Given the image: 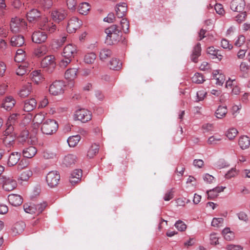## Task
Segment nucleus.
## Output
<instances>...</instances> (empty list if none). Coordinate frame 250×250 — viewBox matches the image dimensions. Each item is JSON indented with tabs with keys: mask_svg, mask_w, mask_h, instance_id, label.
Here are the masks:
<instances>
[{
	"mask_svg": "<svg viewBox=\"0 0 250 250\" xmlns=\"http://www.w3.org/2000/svg\"><path fill=\"white\" fill-rule=\"evenodd\" d=\"M76 156L73 154H68L65 156L63 160V164L66 167L71 166L72 165L74 164L76 161Z\"/></svg>",
	"mask_w": 250,
	"mask_h": 250,
	"instance_id": "41",
	"label": "nucleus"
},
{
	"mask_svg": "<svg viewBox=\"0 0 250 250\" xmlns=\"http://www.w3.org/2000/svg\"><path fill=\"white\" fill-rule=\"evenodd\" d=\"M65 85L62 81H56L50 86L49 91L53 95H58L63 93Z\"/></svg>",
	"mask_w": 250,
	"mask_h": 250,
	"instance_id": "8",
	"label": "nucleus"
},
{
	"mask_svg": "<svg viewBox=\"0 0 250 250\" xmlns=\"http://www.w3.org/2000/svg\"><path fill=\"white\" fill-rule=\"evenodd\" d=\"M82 176V171L81 169H75L71 174L70 177V182L72 184H75L78 182Z\"/></svg>",
	"mask_w": 250,
	"mask_h": 250,
	"instance_id": "27",
	"label": "nucleus"
},
{
	"mask_svg": "<svg viewBox=\"0 0 250 250\" xmlns=\"http://www.w3.org/2000/svg\"><path fill=\"white\" fill-rule=\"evenodd\" d=\"M9 203L13 206H19L22 203V198L21 196L16 194H11L8 196Z\"/></svg>",
	"mask_w": 250,
	"mask_h": 250,
	"instance_id": "20",
	"label": "nucleus"
},
{
	"mask_svg": "<svg viewBox=\"0 0 250 250\" xmlns=\"http://www.w3.org/2000/svg\"><path fill=\"white\" fill-rule=\"evenodd\" d=\"M32 80L36 84H39L44 79L41 73V70H36L33 71L31 74Z\"/></svg>",
	"mask_w": 250,
	"mask_h": 250,
	"instance_id": "33",
	"label": "nucleus"
},
{
	"mask_svg": "<svg viewBox=\"0 0 250 250\" xmlns=\"http://www.w3.org/2000/svg\"><path fill=\"white\" fill-rule=\"evenodd\" d=\"M46 47L44 45H42L35 49L34 54L37 57H41L44 55L46 53Z\"/></svg>",
	"mask_w": 250,
	"mask_h": 250,
	"instance_id": "44",
	"label": "nucleus"
},
{
	"mask_svg": "<svg viewBox=\"0 0 250 250\" xmlns=\"http://www.w3.org/2000/svg\"><path fill=\"white\" fill-rule=\"evenodd\" d=\"M99 146L96 144H92L87 149L85 155L87 159L93 158L99 152Z\"/></svg>",
	"mask_w": 250,
	"mask_h": 250,
	"instance_id": "19",
	"label": "nucleus"
},
{
	"mask_svg": "<svg viewBox=\"0 0 250 250\" xmlns=\"http://www.w3.org/2000/svg\"><path fill=\"white\" fill-rule=\"evenodd\" d=\"M222 234L224 238L228 241H231L234 238V233L230 231V229L229 228L224 229L222 231Z\"/></svg>",
	"mask_w": 250,
	"mask_h": 250,
	"instance_id": "46",
	"label": "nucleus"
},
{
	"mask_svg": "<svg viewBox=\"0 0 250 250\" xmlns=\"http://www.w3.org/2000/svg\"><path fill=\"white\" fill-rule=\"evenodd\" d=\"M27 66L25 64L22 65L21 64L19 66L18 68L16 70V74L19 76H23L27 72Z\"/></svg>",
	"mask_w": 250,
	"mask_h": 250,
	"instance_id": "56",
	"label": "nucleus"
},
{
	"mask_svg": "<svg viewBox=\"0 0 250 250\" xmlns=\"http://www.w3.org/2000/svg\"><path fill=\"white\" fill-rule=\"evenodd\" d=\"M42 157L45 159H53L55 156V153L47 149L42 151Z\"/></svg>",
	"mask_w": 250,
	"mask_h": 250,
	"instance_id": "53",
	"label": "nucleus"
},
{
	"mask_svg": "<svg viewBox=\"0 0 250 250\" xmlns=\"http://www.w3.org/2000/svg\"><path fill=\"white\" fill-rule=\"evenodd\" d=\"M6 130L5 134L3 135L2 140L4 144L7 146H11L15 140V137L11 134H9Z\"/></svg>",
	"mask_w": 250,
	"mask_h": 250,
	"instance_id": "38",
	"label": "nucleus"
},
{
	"mask_svg": "<svg viewBox=\"0 0 250 250\" xmlns=\"http://www.w3.org/2000/svg\"><path fill=\"white\" fill-rule=\"evenodd\" d=\"M10 43L13 46L20 47L24 44V39L22 36H14L11 38Z\"/></svg>",
	"mask_w": 250,
	"mask_h": 250,
	"instance_id": "26",
	"label": "nucleus"
},
{
	"mask_svg": "<svg viewBox=\"0 0 250 250\" xmlns=\"http://www.w3.org/2000/svg\"><path fill=\"white\" fill-rule=\"evenodd\" d=\"M67 16V11L63 9H54L51 12L52 19L55 22H60Z\"/></svg>",
	"mask_w": 250,
	"mask_h": 250,
	"instance_id": "9",
	"label": "nucleus"
},
{
	"mask_svg": "<svg viewBox=\"0 0 250 250\" xmlns=\"http://www.w3.org/2000/svg\"><path fill=\"white\" fill-rule=\"evenodd\" d=\"M174 226L180 231H185L187 229V225L181 220L177 221Z\"/></svg>",
	"mask_w": 250,
	"mask_h": 250,
	"instance_id": "55",
	"label": "nucleus"
},
{
	"mask_svg": "<svg viewBox=\"0 0 250 250\" xmlns=\"http://www.w3.org/2000/svg\"><path fill=\"white\" fill-rule=\"evenodd\" d=\"M2 188L4 190L10 191L16 188V181L10 177H3Z\"/></svg>",
	"mask_w": 250,
	"mask_h": 250,
	"instance_id": "13",
	"label": "nucleus"
},
{
	"mask_svg": "<svg viewBox=\"0 0 250 250\" xmlns=\"http://www.w3.org/2000/svg\"><path fill=\"white\" fill-rule=\"evenodd\" d=\"M33 175L32 171L30 169H26L23 171L19 179L23 181H27Z\"/></svg>",
	"mask_w": 250,
	"mask_h": 250,
	"instance_id": "48",
	"label": "nucleus"
},
{
	"mask_svg": "<svg viewBox=\"0 0 250 250\" xmlns=\"http://www.w3.org/2000/svg\"><path fill=\"white\" fill-rule=\"evenodd\" d=\"M41 66L45 68L48 72L51 73L55 68L56 63L53 56H47L44 57L41 62Z\"/></svg>",
	"mask_w": 250,
	"mask_h": 250,
	"instance_id": "6",
	"label": "nucleus"
},
{
	"mask_svg": "<svg viewBox=\"0 0 250 250\" xmlns=\"http://www.w3.org/2000/svg\"><path fill=\"white\" fill-rule=\"evenodd\" d=\"M72 60V59L70 58L63 57L59 62L60 67L62 68H65L68 64L70 63Z\"/></svg>",
	"mask_w": 250,
	"mask_h": 250,
	"instance_id": "57",
	"label": "nucleus"
},
{
	"mask_svg": "<svg viewBox=\"0 0 250 250\" xmlns=\"http://www.w3.org/2000/svg\"><path fill=\"white\" fill-rule=\"evenodd\" d=\"M19 117H20V114L17 113L12 114L9 117L6 123L7 125L6 131L8 133L10 132L13 130V125L17 123Z\"/></svg>",
	"mask_w": 250,
	"mask_h": 250,
	"instance_id": "21",
	"label": "nucleus"
},
{
	"mask_svg": "<svg viewBox=\"0 0 250 250\" xmlns=\"http://www.w3.org/2000/svg\"><path fill=\"white\" fill-rule=\"evenodd\" d=\"M66 4L69 9L73 11L76 9L77 2L75 0H66Z\"/></svg>",
	"mask_w": 250,
	"mask_h": 250,
	"instance_id": "62",
	"label": "nucleus"
},
{
	"mask_svg": "<svg viewBox=\"0 0 250 250\" xmlns=\"http://www.w3.org/2000/svg\"><path fill=\"white\" fill-rule=\"evenodd\" d=\"M37 104V101L34 98L26 100L24 103L23 110L25 112H30L36 108Z\"/></svg>",
	"mask_w": 250,
	"mask_h": 250,
	"instance_id": "22",
	"label": "nucleus"
},
{
	"mask_svg": "<svg viewBox=\"0 0 250 250\" xmlns=\"http://www.w3.org/2000/svg\"><path fill=\"white\" fill-rule=\"evenodd\" d=\"M16 101L11 96L6 97L2 101L1 107L7 111H10L14 106Z\"/></svg>",
	"mask_w": 250,
	"mask_h": 250,
	"instance_id": "17",
	"label": "nucleus"
},
{
	"mask_svg": "<svg viewBox=\"0 0 250 250\" xmlns=\"http://www.w3.org/2000/svg\"><path fill=\"white\" fill-rule=\"evenodd\" d=\"M192 81L196 83H202L205 81L203 75L200 73H196L192 77Z\"/></svg>",
	"mask_w": 250,
	"mask_h": 250,
	"instance_id": "51",
	"label": "nucleus"
},
{
	"mask_svg": "<svg viewBox=\"0 0 250 250\" xmlns=\"http://www.w3.org/2000/svg\"><path fill=\"white\" fill-rule=\"evenodd\" d=\"M76 54V46L72 44H69L64 47L62 53V56L63 57L73 59Z\"/></svg>",
	"mask_w": 250,
	"mask_h": 250,
	"instance_id": "14",
	"label": "nucleus"
},
{
	"mask_svg": "<svg viewBox=\"0 0 250 250\" xmlns=\"http://www.w3.org/2000/svg\"><path fill=\"white\" fill-rule=\"evenodd\" d=\"M213 78L216 80V84L219 85H222L225 81V75L222 73H219L218 70L214 71Z\"/></svg>",
	"mask_w": 250,
	"mask_h": 250,
	"instance_id": "32",
	"label": "nucleus"
},
{
	"mask_svg": "<svg viewBox=\"0 0 250 250\" xmlns=\"http://www.w3.org/2000/svg\"><path fill=\"white\" fill-rule=\"evenodd\" d=\"M120 24L123 31L125 33H128L129 27V23L128 21L126 18H122L120 21Z\"/></svg>",
	"mask_w": 250,
	"mask_h": 250,
	"instance_id": "50",
	"label": "nucleus"
},
{
	"mask_svg": "<svg viewBox=\"0 0 250 250\" xmlns=\"http://www.w3.org/2000/svg\"><path fill=\"white\" fill-rule=\"evenodd\" d=\"M80 140L81 136L77 135L69 137L67 141L70 147H75L77 145Z\"/></svg>",
	"mask_w": 250,
	"mask_h": 250,
	"instance_id": "42",
	"label": "nucleus"
},
{
	"mask_svg": "<svg viewBox=\"0 0 250 250\" xmlns=\"http://www.w3.org/2000/svg\"><path fill=\"white\" fill-rule=\"evenodd\" d=\"M106 34V42L109 45L117 44L121 39L122 32L116 24L106 28L104 31Z\"/></svg>",
	"mask_w": 250,
	"mask_h": 250,
	"instance_id": "1",
	"label": "nucleus"
},
{
	"mask_svg": "<svg viewBox=\"0 0 250 250\" xmlns=\"http://www.w3.org/2000/svg\"><path fill=\"white\" fill-rule=\"evenodd\" d=\"M57 122L53 119H47L42 125L41 130L43 134L52 135L58 130Z\"/></svg>",
	"mask_w": 250,
	"mask_h": 250,
	"instance_id": "3",
	"label": "nucleus"
},
{
	"mask_svg": "<svg viewBox=\"0 0 250 250\" xmlns=\"http://www.w3.org/2000/svg\"><path fill=\"white\" fill-rule=\"evenodd\" d=\"M47 206L46 202H42L38 204H25L23 205L24 211L28 213L39 215L41 213Z\"/></svg>",
	"mask_w": 250,
	"mask_h": 250,
	"instance_id": "2",
	"label": "nucleus"
},
{
	"mask_svg": "<svg viewBox=\"0 0 250 250\" xmlns=\"http://www.w3.org/2000/svg\"><path fill=\"white\" fill-rule=\"evenodd\" d=\"M97 56L95 53L91 52L86 54L84 57V62L87 64H92L95 62Z\"/></svg>",
	"mask_w": 250,
	"mask_h": 250,
	"instance_id": "45",
	"label": "nucleus"
},
{
	"mask_svg": "<svg viewBox=\"0 0 250 250\" xmlns=\"http://www.w3.org/2000/svg\"><path fill=\"white\" fill-rule=\"evenodd\" d=\"M238 174V171L235 168H232L226 174L225 177L227 179H230L235 177Z\"/></svg>",
	"mask_w": 250,
	"mask_h": 250,
	"instance_id": "58",
	"label": "nucleus"
},
{
	"mask_svg": "<svg viewBox=\"0 0 250 250\" xmlns=\"http://www.w3.org/2000/svg\"><path fill=\"white\" fill-rule=\"evenodd\" d=\"M77 69L76 68L68 69L65 72L64 77L68 81H71L77 77Z\"/></svg>",
	"mask_w": 250,
	"mask_h": 250,
	"instance_id": "35",
	"label": "nucleus"
},
{
	"mask_svg": "<svg viewBox=\"0 0 250 250\" xmlns=\"http://www.w3.org/2000/svg\"><path fill=\"white\" fill-rule=\"evenodd\" d=\"M247 16L246 12L240 13L235 17V21L238 23H241L245 21Z\"/></svg>",
	"mask_w": 250,
	"mask_h": 250,
	"instance_id": "60",
	"label": "nucleus"
},
{
	"mask_svg": "<svg viewBox=\"0 0 250 250\" xmlns=\"http://www.w3.org/2000/svg\"><path fill=\"white\" fill-rule=\"evenodd\" d=\"M223 191L222 188L220 187H216L207 191V194L208 195V198L209 199H213L218 196V194Z\"/></svg>",
	"mask_w": 250,
	"mask_h": 250,
	"instance_id": "47",
	"label": "nucleus"
},
{
	"mask_svg": "<svg viewBox=\"0 0 250 250\" xmlns=\"http://www.w3.org/2000/svg\"><path fill=\"white\" fill-rule=\"evenodd\" d=\"M37 150L34 146H31L24 149L22 151L23 156L27 158H31L33 157L37 153Z\"/></svg>",
	"mask_w": 250,
	"mask_h": 250,
	"instance_id": "30",
	"label": "nucleus"
},
{
	"mask_svg": "<svg viewBox=\"0 0 250 250\" xmlns=\"http://www.w3.org/2000/svg\"><path fill=\"white\" fill-rule=\"evenodd\" d=\"M60 180V175L57 171L53 170L49 172L46 176V181L48 186L53 188L56 187Z\"/></svg>",
	"mask_w": 250,
	"mask_h": 250,
	"instance_id": "5",
	"label": "nucleus"
},
{
	"mask_svg": "<svg viewBox=\"0 0 250 250\" xmlns=\"http://www.w3.org/2000/svg\"><path fill=\"white\" fill-rule=\"evenodd\" d=\"M238 131L235 128L229 129L226 133V136L229 139H233L237 135Z\"/></svg>",
	"mask_w": 250,
	"mask_h": 250,
	"instance_id": "52",
	"label": "nucleus"
},
{
	"mask_svg": "<svg viewBox=\"0 0 250 250\" xmlns=\"http://www.w3.org/2000/svg\"><path fill=\"white\" fill-rule=\"evenodd\" d=\"M109 67L110 69L119 70L122 68V63L116 58H112L109 62Z\"/></svg>",
	"mask_w": 250,
	"mask_h": 250,
	"instance_id": "29",
	"label": "nucleus"
},
{
	"mask_svg": "<svg viewBox=\"0 0 250 250\" xmlns=\"http://www.w3.org/2000/svg\"><path fill=\"white\" fill-rule=\"evenodd\" d=\"M90 9V6L87 2H82L78 7L79 12L82 15H86Z\"/></svg>",
	"mask_w": 250,
	"mask_h": 250,
	"instance_id": "43",
	"label": "nucleus"
},
{
	"mask_svg": "<svg viewBox=\"0 0 250 250\" xmlns=\"http://www.w3.org/2000/svg\"><path fill=\"white\" fill-rule=\"evenodd\" d=\"M201 54V44L198 42L193 47L192 54L191 55V60L194 62H198V58Z\"/></svg>",
	"mask_w": 250,
	"mask_h": 250,
	"instance_id": "24",
	"label": "nucleus"
},
{
	"mask_svg": "<svg viewBox=\"0 0 250 250\" xmlns=\"http://www.w3.org/2000/svg\"><path fill=\"white\" fill-rule=\"evenodd\" d=\"M31 90V83H27L22 86L19 91V95L21 98H25L30 94Z\"/></svg>",
	"mask_w": 250,
	"mask_h": 250,
	"instance_id": "25",
	"label": "nucleus"
},
{
	"mask_svg": "<svg viewBox=\"0 0 250 250\" xmlns=\"http://www.w3.org/2000/svg\"><path fill=\"white\" fill-rule=\"evenodd\" d=\"M227 112L228 109L226 106L220 105L216 109L215 115L218 119H222L225 117Z\"/></svg>",
	"mask_w": 250,
	"mask_h": 250,
	"instance_id": "39",
	"label": "nucleus"
},
{
	"mask_svg": "<svg viewBox=\"0 0 250 250\" xmlns=\"http://www.w3.org/2000/svg\"><path fill=\"white\" fill-rule=\"evenodd\" d=\"M74 118L76 120L86 123L92 119V113L88 110L85 108H81L77 110L74 114Z\"/></svg>",
	"mask_w": 250,
	"mask_h": 250,
	"instance_id": "4",
	"label": "nucleus"
},
{
	"mask_svg": "<svg viewBox=\"0 0 250 250\" xmlns=\"http://www.w3.org/2000/svg\"><path fill=\"white\" fill-rule=\"evenodd\" d=\"M214 9L217 13L219 15H223L225 14V10L221 4L217 3L214 6Z\"/></svg>",
	"mask_w": 250,
	"mask_h": 250,
	"instance_id": "61",
	"label": "nucleus"
},
{
	"mask_svg": "<svg viewBox=\"0 0 250 250\" xmlns=\"http://www.w3.org/2000/svg\"><path fill=\"white\" fill-rule=\"evenodd\" d=\"M40 26L41 29L46 30L49 33H54L57 30L56 24L49 21L47 17L42 18Z\"/></svg>",
	"mask_w": 250,
	"mask_h": 250,
	"instance_id": "10",
	"label": "nucleus"
},
{
	"mask_svg": "<svg viewBox=\"0 0 250 250\" xmlns=\"http://www.w3.org/2000/svg\"><path fill=\"white\" fill-rule=\"evenodd\" d=\"M20 156V154L18 152L11 153L9 157L7 165L10 167L16 165L19 162Z\"/></svg>",
	"mask_w": 250,
	"mask_h": 250,
	"instance_id": "31",
	"label": "nucleus"
},
{
	"mask_svg": "<svg viewBox=\"0 0 250 250\" xmlns=\"http://www.w3.org/2000/svg\"><path fill=\"white\" fill-rule=\"evenodd\" d=\"M26 23L24 20L18 17L12 18L11 20L10 29L12 32L17 33L25 28Z\"/></svg>",
	"mask_w": 250,
	"mask_h": 250,
	"instance_id": "7",
	"label": "nucleus"
},
{
	"mask_svg": "<svg viewBox=\"0 0 250 250\" xmlns=\"http://www.w3.org/2000/svg\"><path fill=\"white\" fill-rule=\"evenodd\" d=\"M44 119L45 114L43 113L40 112L34 116L33 122L34 124H37L38 125L42 123Z\"/></svg>",
	"mask_w": 250,
	"mask_h": 250,
	"instance_id": "49",
	"label": "nucleus"
},
{
	"mask_svg": "<svg viewBox=\"0 0 250 250\" xmlns=\"http://www.w3.org/2000/svg\"><path fill=\"white\" fill-rule=\"evenodd\" d=\"M47 37V35L45 32L38 30L32 34V41L35 43L40 44L45 42Z\"/></svg>",
	"mask_w": 250,
	"mask_h": 250,
	"instance_id": "12",
	"label": "nucleus"
},
{
	"mask_svg": "<svg viewBox=\"0 0 250 250\" xmlns=\"http://www.w3.org/2000/svg\"><path fill=\"white\" fill-rule=\"evenodd\" d=\"M250 69V65L246 62H242L239 66V71L242 77H246Z\"/></svg>",
	"mask_w": 250,
	"mask_h": 250,
	"instance_id": "34",
	"label": "nucleus"
},
{
	"mask_svg": "<svg viewBox=\"0 0 250 250\" xmlns=\"http://www.w3.org/2000/svg\"><path fill=\"white\" fill-rule=\"evenodd\" d=\"M112 51L108 48H103L99 52V58L101 61L104 62L112 56Z\"/></svg>",
	"mask_w": 250,
	"mask_h": 250,
	"instance_id": "36",
	"label": "nucleus"
},
{
	"mask_svg": "<svg viewBox=\"0 0 250 250\" xmlns=\"http://www.w3.org/2000/svg\"><path fill=\"white\" fill-rule=\"evenodd\" d=\"M238 144L242 149H246L250 146V139L247 136H242L240 137Z\"/></svg>",
	"mask_w": 250,
	"mask_h": 250,
	"instance_id": "37",
	"label": "nucleus"
},
{
	"mask_svg": "<svg viewBox=\"0 0 250 250\" xmlns=\"http://www.w3.org/2000/svg\"><path fill=\"white\" fill-rule=\"evenodd\" d=\"M66 111V108L63 107H61L59 105H53L50 107L48 111L49 113L52 115L55 114H60L63 113Z\"/></svg>",
	"mask_w": 250,
	"mask_h": 250,
	"instance_id": "40",
	"label": "nucleus"
},
{
	"mask_svg": "<svg viewBox=\"0 0 250 250\" xmlns=\"http://www.w3.org/2000/svg\"><path fill=\"white\" fill-rule=\"evenodd\" d=\"M25 224L21 221L15 223L11 228V233L14 236L21 234L25 228Z\"/></svg>",
	"mask_w": 250,
	"mask_h": 250,
	"instance_id": "18",
	"label": "nucleus"
},
{
	"mask_svg": "<svg viewBox=\"0 0 250 250\" xmlns=\"http://www.w3.org/2000/svg\"><path fill=\"white\" fill-rule=\"evenodd\" d=\"M224 219L222 218H214L211 222V225L214 227H220L222 226Z\"/></svg>",
	"mask_w": 250,
	"mask_h": 250,
	"instance_id": "54",
	"label": "nucleus"
},
{
	"mask_svg": "<svg viewBox=\"0 0 250 250\" xmlns=\"http://www.w3.org/2000/svg\"><path fill=\"white\" fill-rule=\"evenodd\" d=\"M221 140V138L217 137L215 136L210 137L208 140V143L209 145H215L219 141Z\"/></svg>",
	"mask_w": 250,
	"mask_h": 250,
	"instance_id": "64",
	"label": "nucleus"
},
{
	"mask_svg": "<svg viewBox=\"0 0 250 250\" xmlns=\"http://www.w3.org/2000/svg\"><path fill=\"white\" fill-rule=\"evenodd\" d=\"M246 5L244 0H232L230 3L231 9L235 12L242 11Z\"/></svg>",
	"mask_w": 250,
	"mask_h": 250,
	"instance_id": "15",
	"label": "nucleus"
},
{
	"mask_svg": "<svg viewBox=\"0 0 250 250\" xmlns=\"http://www.w3.org/2000/svg\"><path fill=\"white\" fill-rule=\"evenodd\" d=\"M82 21L77 17H73L68 21L67 30L70 33L75 32L76 30L80 28L82 25Z\"/></svg>",
	"mask_w": 250,
	"mask_h": 250,
	"instance_id": "11",
	"label": "nucleus"
},
{
	"mask_svg": "<svg viewBox=\"0 0 250 250\" xmlns=\"http://www.w3.org/2000/svg\"><path fill=\"white\" fill-rule=\"evenodd\" d=\"M127 12V5L125 3H122L117 5L116 8V15L119 18H123Z\"/></svg>",
	"mask_w": 250,
	"mask_h": 250,
	"instance_id": "28",
	"label": "nucleus"
},
{
	"mask_svg": "<svg viewBox=\"0 0 250 250\" xmlns=\"http://www.w3.org/2000/svg\"><path fill=\"white\" fill-rule=\"evenodd\" d=\"M26 17L29 22H35L41 17V13L38 10L33 9L27 13Z\"/></svg>",
	"mask_w": 250,
	"mask_h": 250,
	"instance_id": "23",
	"label": "nucleus"
},
{
	"mask_svg": "<svg viewBox=\"0 0 250 250\" xmlns=\"http://www.w3.org/2000/svg\"><path fill=\"white\" fill-rule=\"evenodd\" d=\"M245 37L243 35H240L238 37L234 44L238 47H241L245 42Z\"/></svg>",
	"mask_w": 250,
	"mask_h": 250,
	"instance_id": "63",
	"label": "nucleus"
},
{
	"mask_svg": "<svg viewBox=\"0 0 250 250\" xmlns=\"http://www.w3.org/2000/svg\"><path fill=\"white\" fill-rule=\"evenodd\" d=\"M174 189L171 188L168 190L165 194L164 196V200L166 201H169L174 197Z\"/></svg>",
	"mask_w": 250,
	"mask_h": 250,
	"instance_id": "59",
	"label": "nucleus"
},
{
	"mask_svg": "<svg viewBox=\"0 0 250 250\" xmlns=\"http://www.w3.org/2000/svg\"><path fill=\"white\" fill-rule=\"evenodd\" d=\"M207 53L212 59H217L218 61H221L223 57L221 51L216 49L213 46L208 47L207 48Z\"/></svg>",
	"mask_w": 250,
	"mask_h": 250,
	"instance_id": "16",
	"label": "nucleus"
}]
</instances>
